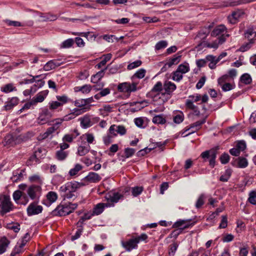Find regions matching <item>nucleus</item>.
Masks as SVG:
<instances>
[{
  "instance_id": "37998d69",
  "label": "nucleus",
  "mask_w": 256,
  "mask_h": 256,
  "mask_svg": "<svg viewBox=\"0 0 256 256\" xmlns=\"http://www.w3.org/2000/svg\"><path fill=\"white\" fill-rule=\"evenodd\" d=\"M104 204L100 203L98 204L94 210V213L96 215L100 214L104 210Z\"/></svg>"
},
{
  "instance_id": "aec40b11",
  "label": "nucleus",
  "mask_w": 256,
  "mask_h": 256,
  "mask_svg": "<svg viewBox=\"0 0 256 256\" xmlns=\"http://www.w3.org/2000/svg\"><path fill=\"white\" fill-rule=\"evenodd\" d=\"M12 196L14 200L16 202H18V201L20 200L22 196L26 200L24 204H27L28 202V199L26 194L20 190L14 191L13 193Z\"/></svg>"
},
{
  "instance_id": "ea45409f",
  "label": "nucleus",
  "mask_w": 256,
  "mask_h": 256,
  "mask_svg": "<svg viewBox=\"0 0 256 256\" xmlns=\"http://www.w3.org/2000/svg\"><path fill=\"white\" fill-rule=\"evenodd\" d=\"M183 78L182 74L177 70L172 73V79L176 82H180Z\"/></svg>"
},
{
  "instance_id": "a878e982",
  "label": "nucleus",
  "mask_w": 256,
  "mask_h": 256,
  "mask_svg": "<svg viewBox=\"0 0 256 256\" xmlns=\"http://www.w3.org/2000/svg\"><path fill=\"white\" fill-rule=\"evenodd\" d=\"M16 90V88L11 83L8 84H5L3 86L1 87V91L5 93H8L12 91Z\"/></svg>"
},
{
  "instance_id": "4468645a",
  "label": "nucleus",
  "mask_w": 256,
  "mask_h": 256,
  "mask_svg": "<svg viewBox=\"0 0 256 256\" xmlns=\"http://www.w3.org/2000/svg\"><path fill=\"white\" fill-rule=\"evenodd\" d=\"M48 90H42L38 92L33 98L34 103L36 104L38 102H42L48 94Z\"/></svg>"
},
{
  "instance_id": "c9c22d12",
  "label": "nucleus",
  "mask_w": 256,
  "mask_h": 256,
  "mask_svg": "<svg viewBox=\"0 0 256 256\" xmlns=\"http://www.w3.org/2000/svg\"><path fill=\"white\" fill-rule=\"evenodd\" d=\"M47 200H48L50 204L54 202L58 198V195L56 192H50L46 194Z\"/></svg>"
},
{
  "instance_id": "b1692460",
  "label": "nucleus",
  "mask_w": 256,
  "mask_h": 256,
  "mask_svg": "<svg viewBox=\"0 0 256 256\" xmlns=\"http://www.w3.org/2000/svg\"><path fill=\"white\" fill-rule=\"evenodd\" d=\"M106 69V68L101 70L96 74L93 75L91 78V82L94 84L98 83L101 78L104 76V70Z\"/></svg>"
},
{
  "instance_id": "8fccbe9b",
  "label": "nucleus",
  "mask_w": 256,
  "mask_h": 256,
  "mask_svg": "<svg viewBox=\"0 0 256 256\" xmlns=\"http://www.w3.org/2000/svg\"><path fill=\"white\" fill-rule=\"evenodd\" d=\"M142 64V62L140 60H137L134 61L130 64L128 66L127 68L128 70H131L136 68L140 66Z\"/></svg>"
},
{
  "instance_id": "f3484780",
  "label": "nucleus",
  "mask_w": 256,
  "mask_h": 256,
  "mask_svg": "<svg viewBox=\"0 0 256 256\" xmlns=\"http://www.w3.org/2000/svg\"><path fill=\"white\" fill-rule=\"evenodd\" d=\"M122 198L123 196L118 192H114L108 194L106 199L108 202L116 203Z\"/></svg>"
},
{
  "instance_id": "58836bf2",
  "label": "nucleus",
  "mask_w": 256,
  "mask_h": 256,
  "mask_svg": "<svg viewBox=\"0 0 256 256\" xmlns=\"http://www.w3.org/2000/svg\"><path fill=\"white\" fill-rule=\"evenodd\" d=\"M74 132L76 133V136H74L72 134H66L62 138V140L64 142H72L73 140L76 138V137L79 135V133L78 132L77 130H74Z\"/></svg>"
},
{
  "instance_id": "4c0bfd02",
  "label": "nucleus",
  "mask_w": 256,
  "mask_h": 256,
  "mask_svg": "<svg viewBox=\"0 0 256 256\" xmlns=\"http://www.w3.org/2000/svg\"><path fill=\"white\" fill-rule=\"evenodd\" d=\"M111 58H112V54H108L105 55L104 58V60H102L100 63L97 64L96 65V66L98 68H101L102 66H104L106 64V63L108 61L110 60Z\"/></svg>"
},
{
  "instance_id": "4d7b16f0",
  "label": "nucleus",
  "mask_w": 256,
  "mask_h": 256,
  "mask_svg": "<svg viewBox=\"0 0 256 256\" xmlns=\"http://www.w3.org/2000/svg\"><path fill=\"white\" fill-rule=\"evenodd\" d=\"M136 152V150L132 148H127L124 149L125 156L128 158L132 156Z\"/></svg>"
},
{
  "instance_id": "864d4df0",
  "label": "nucleus",
  "mask_w": 256,
  "mask_h": 256,
  "mask_svg": "<svg viewBox=\"0 0 256 256\" xmlns=\"http://www.w3.org/2000/svg\"><path fill=\"white\" fill-rule=\"evenodd\" d=\"M162 84L160 82H158L154 86L153 88L152 89V92H158L162 90Z\"/></svg>"
},
{
  "instance_id": "2f4dec72",
  "label": "nucleus",
  "mask_w": 256,
  "mask_h": 256,
  "mask_svg": "<svg viewBox=\"0 0 256 256\" xmlns=\"http://www.w3.org/2000/svg\"><path fill=\"white\" fill-rule=\"evenodd\" d=\"M90 148V146L88 145L86 146H80L78 148V154L80 156H84L89 152Z\"/></svg>"
},
{
  "instance_id": "20e7f679",
  "label": "nucleus",
  "mask_w": 256,
  "mask_h": 256,
  "mask_svg": "<svg viewBox=\"0 0 256 256\" xmlns=\"http://www.w3.org/2000/svg\"><path fill=\"white\" fill-rule=\"evenodd\" d=\"M99 118L93 117L90 114H86L79 118L80 126L84 128H87L92 126L99 120Z\"/></svg>"
},
{
  "instance_id": "4be33fe9",
  "label": "nucleus",
  "mask_w": 256,
  "mask_h": 256,
  "mask_svg": "<svg viewBox=\"0 0 256 256\" xmlns=\"http://www.w3.org/2000/svg\"><path fill=\"white\" fill-rule=\"evenodd\" d=\"M68 151H64L59 150L56 152L55 158L58 160H64L68 157Z\"/></svg>"
},
{
  "instance_id": "338daca9",
  "label": "nucleus",
  "mask_w": 256,
  "mask_h": 256,
  "mask_svg": "<svg viewBox=\"0 0 256 256\" xmlns=\"http://www.w3.org/2000/svg\"><path fill=\"white\" fill-rule=\"evenodd\" d=\"M166 46V42L164 40H161L156 44L155 48L156 50H160V49L165 48Z\"/></svg>"
},
{
  "instance_id": "72a5a7b5",
  "label": "nucleus",
  "mask_w": 256,
  "mask_h": 256,
  "mask_svg": "<svg viewBox=\"0 0 256 256\" xmlns=\"http://www.w3.org/2000/svg\"><path fill=\"white\" fill-rule=\"evenodd\" d=\"M177 70L182 74H186L190 70L189 64L188 63L180 64L178 66Z\"/></svg>"
},
{
  "instance_id": "e433bc0d",
  "label": "nucleus",
  "mask_w": 256,
  "mask_h": 256,
  "mask_svg": "<svg viewBox=\"0 0 256 256\" xmlns=\"http://www.w3.org/2000/svg\"><path fill=\"white\" fill-rule=\"evenodd\" d=\"M240 81L246 84H248L251 83L252 79L249 74H244L240 77Z\"/></svg>"
},
{
  "instance_id": "5fc2aeb1",
  "label": "nucleus",
  "mask_w": 256,
  "mask_h": 256,
  "mask_svg": "<svg viewBox=\"0 0 256 256\" xmlns=\"http://www.w3.org/2000/svg\"><path fill=\"white\" fill-rule=\"evenodd\" d=\"M82 168V166L80 164H76L74 168L70 170L69 174L70 176H74L78 172L81 170Z\"/></svg>"
},
{
  "instance_id": "9d476101",
  "label": "nucleus",
  "mask_w": 256,
  "mask_h": 256,
  "mask_svg": "<svg viewBox=\"0 0 256 256\" xmlns=\"http://www.w3.org/2000/svg\"><path fill=\"white\" fill-rule=\"evenodd\" d=\"M191 222L190 219L188 220H180L176 222L174 224L172 227L175 228H180H180L182 230L187 228L190 226H193L194 224L196 222H194L192 223H190Z\"/></svg>"
},
{
  "instance_id": "c03bdc74",
  "label": "nucleus",
  "mask_w": 256,
  "mask_h": 256,
  "mask_svg": "<svg viewBox=\"0 0 256 256\" xmlns=\"http://www.w3.org/2000/svg\"><path fill=\"white\" fill-rule=\"evenodd\" d=\"M204 199H205V196L204 194H201L199 198H198L196 204V207L197 208H200L204 202Z\"/></svg>"
},
{
  "instance_id": "412c9836",
  "label": "nucleus",
  "mask_w": 256,
  "mask_h": 256,
  "mask_svg": "<svg viewBox=\"0 0 256 256\" xmlns=\"http://www.w3.org/2000/svg\"><path fill=\"white\" fill-rule=\"evenodd\" d=\"M186 104L188 108L193 110L194 113L196 116H200V112L198 110V106L194 104L193 101L190 100H187Z\"/></svg>"
},
{
  "instance_id": "13d9d810",
  "label": "nucleus",
  "mask_w": 256,
  "mask_h": 256,
  "mask_svg": "<svg viewBox=\"0 0 256 256\" xmlns=\"http://www.w3.org/2000/svg\"><path fill=\"white\" fill-rule=\"evenodd\" d=\"M169 254L170 256H174L178 247L176 243H173L170 246Z\"/></svg>"
},
{
  "instance_id": "e2e57ef3",
  "label": "nucleus",
  "mask_w": 256,
  "mask_h": 256,
  "mask_svg": "<svg viewBox=\"0 0 256 256\" xmlns=\"http://www.w3.org/2000/svg\"><path fill=\"white\" fill-rule=\"evenodd\" d=\"M48 119L47 116H44L40 114L38 118V122L40 124L42 125L46 123Z\"/></svg>"
},
{
  "instance_id": "7c9ffc66",
  "label": "nucleus",
  "mask_w": 256,
  "mask_h": 256,
  "mask_svg": "<svg viewBox=\"0 0 256 256\" xmlns=\"http://www.w3.org/2000/svg\"><path fill=\"white\" fill-rule=\"evenodd\" d=\"M90 106H91L90 105H88L86 106L80 108H74L72 113H74L76 117V116L80 115L90 110Z\"/></svg>"
},
{
  "instance_id": "9b49d317",
  "label": "nucleus",
  "mask_w": 256,
  "mask_h": 256,
  "mask_svg": "<svg viewBox=\"0 0 256 256\" xmlns=\"http://www.w3.org/2000/svg\"><path fill=\"white\" fill-rule=\"evenodd\" d=\"M122 246L126 248L127 251H130L132 249L136 248L138 246V241L135 238L130 239L127 242H122Z\"/></svg>"
},
{
  "instance_id": "393cba45",
  "label": "nucleus",
  "mask_w": 256,
  "mask_h": 256,
  "mask_svg": "<svg viewBox=\"0 0 256 256\" xmlns=\"http://www.w3.org/2000/svg\"><path fill=\"white\" fill-rule=\"evenodd\" d=\"M206 118L201 120L197 121L191 124L190 126V128L186 130V131L190 130V128H195V130H198L201 128L202 125L206 122Z\"/></svg>"
},
{
  "instance_id": "473e14b6",
  "label": "nucleus",
  "mask_w": 256,
  "mask_h": 256,
  "mask_svg": "<svg viewBox=\"0 0 256 256\" xmlns=\"http://www.w3.org/2000/svg\"><path fill=\"white\" fill-rule=\"evenodd\" d=\"M245 36L249 41H254V38L256 36V32L252 29H249L245 32Z\"/></svg>"
},
{
  "instance_id": "6ab92c4d",
  "label": "nucleus",
  "mask_w": 256,
  "mask_h": 256,
  "mask_svg": "<svg viewBox=\"0 0 256 256\" xmlns=\"http://www.w3.org/2000/svg\"><path fill=\"white\" fill-rule=\"evenodd\" d=\"M9 244L10 241L6 236H4L0 239V254L6 252Z\"/></svg>"
},
{
  "instance_id": "680f3d73",
  "label": "nucleus",
  "mask_w": 256,
  "mask_h": 256,
  "mask_svg": "<svg viewBox=\"0 0 256 256\" xmlns=\"http://www.w3.org/2000/svg\"><path fill=\"white\" fill-rule=\"evenodd\" d=\"M78 226L80 228L76 230L74 235L72 236V237H71L72 240H74L80 237V235L82 234V228L81 224H79Z\"/></svg>"
},
{
  "instance_id": "3c124183",
  "label": "nucleus",
  "mask_w": 256,
  "mask_h": 256,
  "mask_svg": "<svg viewBox=\"0 0 256 256\" xmlns=\"http://www.w3.org/2000/svg\"><path fill=\"white\" fill-rule=\"evenodd\" d=\"M52 122H54V124H52V127L54 128V129L56 131L59 128L62 124V120L60 118H56L52 120Z\"/></svg>"
},
{
  "instance_id": "39448f33",
  "label": "nucleus",
  "mask_w": 256,
  "mask_h": 256,
  "mask_svg": "<svg viewBox=\"0 0 256 256\" xmlns=\"http://www.w3.org/2000/svg\"><path fill=\"white\" fill-rule=\"evenodd\" d=\"M26 192L31 200H37L41 195L42 188L39 185L32 184L28 188Z\"/></svg>"
},
{
  "instance_id": "de8ad7c7",
  "label": "nucleus",
  "mask_w": 256,
  "mask_h": 256,
  "mask_svg": "<svg viewBox=\"0 0 256 256\" xmlns=\"http://www.w3.org/2000/svg\"><path fill=\"white\" fill-rule=\"evenodd\" d=\"M29 180L31 182H38L39 184H41L42 183V181L40 177V176L38 174H34L29 177Z\"/></svg>"
},
{
  "instance_id": "6e6552de",
  "label": "nucleus",
  "mask_w": 256,
  "mask_h": 256,
  "mask_svg": "<svg viewBox=\"0 0 256 256\" xmlns=\"http://www.w3.org/2000/svg\"><path fill=\"white\" fill-rule=\"evenodd\" d=\"M244 14V12L242 10H237L233 12L230 16L228 17L230 23L232 24H236L238 20L242 18Z\"/></svg>"
},
{
  "instance_id": "1a4fd4ad",
  "label": "nucleus",
  "mask_w": 256,
  "mask_h": 256,
  "mask_svg": "<svg viewBox=\"0 0 256 256\" xmlns=\"http://www.w3.org/2000/svg\"><path fill=\"white\" fill-rule=\"evenodd\" d=\"M230 36L229 34L220 36L218 40H216L212 43L206 42L204 46L209 48H217L219 44H223L226 40V38Z\"/></svg>"
},
{
  "instance_id": "603ef678",
  "label": "nucleus",
  "mask_w": 256,
  "mask_h": 256,
  "mask_svg": "<svg viewBox=\"0 0 256 256\" xmlns=\"http://www.w3.org/2000/svg\"><path fill=\"white\" fill-rule=\"evenodd\" d=\"M184 120V115L181 112L175 116L174 117L173 120L176 124H179L183 122Z\"/></svg>"
},
{
  "instance_id": "a211bd4d",
  "label": "nucleus",
  "mask_w": 256,
  "mask_h": 256,
  "mask_svg": "<svg viewBox=\"0 0 256 256\" xmlns=\"http://www.w3.org/2000/svg\"><path fill=\"white\" fill-rule=\"evenodd\" d=\"M85 179L90 182H98L100 180L101 177L96 173L90 172Z\"/></svg>"
},
{
  "instance_id": "a19ab883",
  "label": "nucleus",
  "mask_w": 256,
  "mask_h": 256,
  "mask_svg": "<svg viewBox=\"0 0 256 256\" xmlns=\"http://www.w3.org/2000/svg\"><path fill=\"white\" fill-rule=\"evenodd\" d=\"M231 170H226L225 173L220 176V180L223 182H228L231 176Z\"/></svg>"
},
{
  "instance_id": "c85d7f7f",
  "label": "nucleus",
  "mask_w": 256,
  "mask_h": 256,
  "mask_svg": "<svg viewBox=\"0 0 256 256\" xmlns=\"http://www.w3.org/2000/svg\"><path fill=\"white\" fill-rule=\"evenodd\" d=\"M152 122L156 124H164L166 122L165 118L162 114L155 116L152 120Z\"/></svg>"
},
{
  "instance_id": "ddd939ff",
  "label": "nucleus",
  "mask_w": 256,
  "mask_h": 256,
  "mask_svg": "<svg viewBox=\"0 0 256 256\" xmlns=\"http://www.w3.org/2000/svg\"><path fill=\"white\" fill-rule=\"evenodd\" d=\"M232 164L236 166L244 168L248 165V162L246 158L243 157H238L236 158L234 162H232Z\"/></svg>"
},
{
  "instance_id": "6e6d98bb",
  "label": "nucleus",
  "mask_w": 256,
  "mask_h": 256,
  "mask_svg": "<svg viewBox=\"0 0 256 256\" xmlns=\"http://www.w3.org/2000/svg\"><path fill=\"white\" fill-rule=\"evenodd\" d=\"M248 201L252 204H256V192L252 191L250 193Z\"/></svg>"
},
{
  "instance_id": "7ed1b4c3",
  "label": "nucleus",
  "mask_w": 256,
  "mask_h": 256,
  "mask_svg": "<svg viewBox=\"0 0 256 256\" xmlns=\"http://www.w3.org/2000/svg\"><path fill=\"white\" fill-rule=\"evenodd\" d=\"M77 206V204H60L52 212V214L55 216H64L72 213Z\"/></svg>"
},
{
  "instance_id": "bf43d9fd",
  "label": "nucleus",
  "mask_w": 256,
  "mask_h": 256,
  "mask_svg": "<svg viewBox=\"0 0 256 256\" xmlns=\"http://www.w3.org/2000/svg\"><path fill=\"white\" fill-rule=\"evenodd\" d=\"M102 38L104 40H106L108 42H114V40H116V41H118V38L116 37L114 35H108L105 34L102 36Z\"/></svg>"
},
{
  "instance_id": "052dcab7",
  "label": "nucleus",
  "mask_w": 256,
  "mask_h": 256,
  "mask_svg": "<svg viewBox=\"0 0 256 256\" xmlns=\"http://www.w3.org/2000/svg\"><path fill=\"white\" fill-rule=\"evenodd\" d=\"M220 159L222 164H226L230 160V156L226 153H224L220 156Z\"/></svg>"
},
{
  "instance_id": "f257e3e1",
  "label": "nucleus",
  "mask_w": 256,
  "mask_h": 256,
  "mask_svg": "<svg viewBox=\"0 0 256 256\" xmlns=\"http://www.w3.org/2000/svg\"><path fill=\"white\" fill-rule=\"evenodd\" d=\"M146 72L144 69H140L132 76V82H124L118 84V90L120 92L130 94L140 90L141 86L139 84L140 80L138 78H143Z\"/></svg>"
},
{
  "instance_id": "c756f323",
  "label": "nucleus",
  "mask_w": 256,
  "mask_h": 256,
  "mask_svg": "<svg viewBox=\"0 0 256 256\" xmlns=\"http://www.w3.org/2000/svg\"><path fill=\"white\" fill-rule=\"evenodd\" d=\"M4 143V146H12L16 144L14 142V138L11 134H8L5 136Z\"/></svg>"
},
{
  "instance_id": "0e129e2a",
  "label": "nucleus",
  "mask_w": 256,
  "mask_h": 256,
  "mask_svg": "<svg viewBox=\"0 0 256 256\" xmlns=\"http://www.w3.org/2000/svg\"><path fill=\"white\" fill-rule=\"evenodd\" d=\"M54 68V62L52 60L48 62L44 66V69L46 71H48Z\"/></svg>"
},
{
  "instance_id": "dca6fc26",
  "label": "nucleus",
  "mask_w": 256,
  "mask_h": 256,
  "mask_svg": "<svg viewBox=\"0 0 256 256\" xmlns=\"http://www.w3.org/2000/svg\"><path fill=\"white\" fill-rule=\"evenodd\" d=\"M18 103V100L17 98H12L10 100L6 102L4 106V110H10L12 109Z\"/></svg>"
},
{
  "instance_id": "49530a36",
  "label": "nucleus",
  "mask_w": 256,
  "mask_h": 256,
  "mask_svg": "<svg viewBox=\"0 0 256 256\" xmlns=\"http://www.w3.org/2000/svg\"><path fill=\"white\" fill-rule=\"evenodd\" d=\"M74 42L72 38H68L64 40L62 44L60 47L62 48H69L71 47Z\"/></svg>"
},
{
  "instance_id": "423d86ee",
  "label": "nucleus",
  "mask_w": 256,
  "mask_h": 256,
  "mask_svg": "<svg viewBox=\"0 0 256 256\" xmlns=\"http://www.w3.org/2000/svg\"><path fill=\"white\" fill-rule=\"evenodd\" d=\"M0 207L2 208L0 214L2 216L12 210L13 204L10 201V196L6 195L4 196Z\"/></svg>"
},
{
  "instance_id": "5701e85b",
  "label": "nucleus",
  "mask_w": 256,
  "mask_h": 256,
  "mask_svg": "<svg viewBox=\"0 0 256 256\" xmlns=\"http://www.w3.org/2000/svg\"><path fill=\"white\" fill-rule=\"evenodd\" d=\"M210 32L209 28H204L201 30L197 34L196 38H198L200 40H204L206 38Z\"/></svg>"
},
{
  "instance_id": "69168bd1",
  "label": "nucleus",
  "mask_w": 256,
  "mask_h": 256,
  "mask_svg": "<svg viewBox=\"0 0 256 256\" xmlns=\"http://www.w3.org/2000/svg\"><path fill=\"white\" fill-rule=\"evenodd\" d=\"M222 219L219 225L220 228H226L228 226L227 217L226 216H222Z\"/></svg>"
},
{
  "instance_id": "cd10ccee",
  "label": "nucleus",
  "mask_w": 256,
  "mask_h": 256,
  "mask_svg": "<svg viewBox=\"0 0 256 256\" xmlns=\"http://www.w3.org/2000/svg\"><path fill=\"white\" fill-rule=\"evenodd\" d=\"M256 0H234L230 2L229 6H234L242 4H246L254 2H256Z\"/></svg>"
},
{
  "instance_id": "0eeeda50",
  "label": "nucleus",
  "mask_w": 256,
  "mask_h": 256,
  "mask_svg": "<svg viewBox=\"0 0 256 256\" xmlns=\"http://www.w3.org/2000/svg\"><path fill=\"white\" fill-rule=\"evenodd\" d=\"M42 206L38 205L36 202H33L27 208V214L28 216L38 214L42 212Z\"/></svg>"
},
{
  "instance_id": "bb28decb",
  "label": "nucleus",
  "mask_w": 256,
  "mask_h": 256,
  "mask_svg": "<svg viewBox=\"0 0 256 256\" xmlns=\"http://www.w3.org/2000/svg\"><path fill=\"white\" fill-rule=\"evenodd\" d=\"M40 16L42 19V21L46 22V21H53L57 18V16L56 15H53L50 14H43L42 13L40 14Z\"/></svg>"
},
{
  "instance_id": "a18cd8bd",
  "label": "nucleus",
  "mask_w": 256,
  "mask_h": 256,
  "mask_svg": "<svg viewBox=\"0 0 256 256\" xmlns=\"http://www.w3.org/2000/svg\"><path fill=\"white\" fill-rule=\"evenodd\" d=\"M254 43V41H249L248 42H246L242 45L240 48V50L242 52L248 50L252 47Z\"/></svg>"
},
{
  "instance_id": "79ce46f5",
  "label": "nucleus",
  "mask_w": 256,
  "mask_h": 256,
  "mask_svg": "<svg viewBox=\"0 0 256 256\" xmlns=\"http://www.w3.org/2000/svg\"><path fill=\"white\" fill-rule=\"evenodd\" d=\"M6 228L8 229L13 230L15 232H18L20 230V225L18 224H7Z\"/></svg>"
},
{
  "instance_id": "f03ea898",
  "label": "nucleus",
  "mask_w": 256,
  "mask_h": 256,
  "mask_svg": "<svg viewBox=\"0 0 256 256\" xmlns=\"http://www.w3.org/2000/svg\"><path fill=\"white\" fill-rule=\"evenodd\" d=\"M84 184L82 182H67L64 185L60 186V191L62 196L66 198H76L74 192Z\"/></svg>"
},
{
  "instance_id": "774afa93",
  "label": "nucleus",
  "mask_w": 256,
  "mask_h": 256,
  "mask_svg": "<svg viewBox=\"0 0 256 256\" xmlns=\"http://www.w3.org/2000/svg\"><path fill=\"white\" fill-rule=\"evenodd\" d=\"M236 148L240 152L244 150L246 148V142L244 140L238 142L236 145Z\"/></svg>"
},
{
  "instance_id": "f8f14e48",
  "label": "nucleus",
  "mask_w": 256,
  "mask_h": 256,
  "mask_svg": "<svg viewBox=\"0 0 256 256\" xmlns=\"http://www.w3.org/2000/svg\"><path fill=\"white\" fill-rule=\"evenodd\" d=\"M163 88L165 91V94L170 95L176 90V86L171 82L166 81L164 84Z\"/></svg>"
},
{
  "instance_id": "f704fd0d",
  "label": "nucleus",
  "mask_w": 256,
  "mask_h": 256,
  "mask_svg": "<svg viewBox=\"0 0 256 256\" xmlns=\"http://www.w3.org/2000/svg\"><path fill=\"white\" fill-rule=\"evenodd\" d=\"M132 195L136 197L141 194L144 190L142 186H134L131 188Z\"/></svg>"
},
{
  "instance_id": "2eb2a0df",
  "label": "nucleus",
  "mask_w": 256,
  "mask_h": 256,
  "mask_svg": "<svg viewBox=\"0 0 256 256\" xmlns=\"http://www.w3.org/2000/svg\"><path fill=\"white\" fill-rule=\"evenodd\" d=\"M226 28L224 25H220L216 26L211 32V36H216L218 35H226L224 32H226ZM227 34H226V35Z\"/></svg>"
},
{
  "instance_id": "09e8293b",
  "label": "nucleus",
  "mask_w": 256,
  "mask_h": 256,
  "mask_svg": "<svg viewBox=\"0 0 256 256\" xmlns=\"http://www.w3.org/2000/svg\"><path fill=\"white\" fill-rule=\"evenodd\" d=\"M180 57L181 56H174L168 62H167L168 67L170 68L172 65L177 64L180 62Z\"/></svg>"
}]
</instances>
